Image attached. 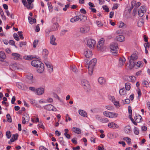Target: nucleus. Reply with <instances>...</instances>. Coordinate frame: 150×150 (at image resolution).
I'll list each match as a JSON object with an SVG mask.
<instances>
[{"label": "nucleus", "mask_w": 150, "mask_h": 150, "mask_svg": "<svg viewBox=\"0 0 150 150\" xmlns=\"http://www.w3.org/2000/svg\"><path fill=\"white\" fill-rule=\"evenodd\" d=\"M80 20L79 15L74 17L71 19L70 21L72 23H74Z\"/></svg>", "instance_id": "393cba45"}, {"label": "nucleus", "mask_w": 150, "mask_h": 150, "mask_svg": "<svg viewBox=\"0 0 150 150\" xmlns=\"http://www.w3.org/2000/svg\"><path fill=\"white\" fill-rule=\"evenodd\" d=\"M108 126L110 128L113 129L117 128L119 127V126L117 124L113 122L109 123Z\"/></svg>", "instance_id": "f8f14e48"}, {"label": "nucleus", "mask_w": 150, "mask_h": 150, "mask_svg": "<svg viewBox=\"0 0 150 150\" xmlns=\"http://www.w3.org/2000/svg\"><path fill=\"white\" fill-rule=\"evenodd\" d=\"M7 121L9 122H11L12 120L9 114L6 115Z\"/></svg>", "instance_id": "f704fd0d"}, {"label": "nucleus", "mask_w": 150, "mask_h": 150, "mask_svg": "<svg viewBox=\"0 0 150 150\" xmlns=\"http://www.w3.org/2000/svg\"><path fill=\"white\" fill-rule=\"evenodd\" d=\"M88 74L90 75H92L93 71V68H88Z\"/></svg>", "instance_id": "de8ad7c7"}, {"label": "nucleus", "mask_w": 150, "mask_h": 150, "mask_svg": "<svg viewBox=\"0 0 150 150\" xmlns=\"http://www.w3.org/2000/svg\"><path fill=\"white\" fill-rule=\"evenodd\" d=\"M129 118L131 120V121L132 122V123L135 125H137V123L135 122L134 120L132 118V115H129Z\"/></svg>", "instance_id": "09e8293b"}, {"label": "nucleus", "mask_w": 150, "mask_h": 150, "mask_svg": "<svg viewBox=\"0 0 150 150\" xmlns=\"http://www.w3.org/2000/svg\"><path fill=\"white\" fill-rule=\"evenodd\" d=\"M110 47L112 54L115 55L117 53V50L118 49L117 44L115 42H112L111 44Z\"/></svg>", "instance_id": "f257e3e1"}, {"label": "nucleus", "mask_w": 150, "mask_h": 150, "mask_svg": "<svg viewBox=\"0 0 150 150\" xmlns=\"http://www.w3.org/2000/svg\"><path fill=\"white\" fill-rule=\"evenodd\" d=\"M38 40H35L33 43V46L34 48H35L36 47V45L38 44Z\"/></svg>", "instance_id": "49530a36"}, {"label": "nucleus", "mask_w": 150, "mask_h": 150, "mask_svg": "<svg viewBox=\"0 0 150 150\" xmlns=\"http://www.w3.org/2000/svg\"><path fill=\"white\" fill-rule=\"evenodd\" d=\"M10 68H12L13 70H16L18 68L17 66V65L16 64H13L10 66Z\"/></svg>", "instance_id": "ea45409f"}, {"label": "nucleus", "mask_w": 150, "mask_h": 150, "mask_svg": "<svg viewBox=\"0 0 150 150\" xmlns=\"http://www.w3.org/2000/svg\"><path fill=\"white\" fill-rule=\"evenodd\" d=\"M138 58V56L136 54H132L131 57V59L129 61V65L133 67L135 66L136 62L134 61Z\"/></svg>", "instance_id": "f03ea898"}, {"label": "nucleus", "mask_w": 150, "mask_h": 150, "mask_svg": "<svg viewBox=\"0 0 150 150\" xmlns=\"http://www.w3.org/2000/svg\"><path fill=\"white\" fill-rule=\"evenodd\" d=\"M26 42H20V47H21L22 46L25 45L26 44Z\"/></svg>", "instance_id": "5fc2aeb1"}, {"label": "nucleus", "mask_w": 150, "mask_h": 150, "mask_svg": "<svg viewBox=\"0 0 150 150\" xmlns=\"http://www.w3.org/2000/svg\"><path fill=\"white\" fill-rule=\"evenodd\" d=\"M0 57L2 59H4L6 57V55L4 52L3 51L0 52Z\"/></svg>", "instance_id": "58836bf2"}, {"label": "nucleus", "mask_w": 150, "mask_h": 150, "mask_svg": "<svg viewBox=\"0 0 150 150\" xmlns=\"http://www.w3.org/2000/svg\"><path fill=\"white\" fill-rule=\"evenodd\" d=\"M125 77L129 81H134L136 79L135 77L133 76H126Z\"/></svg>", "instance_id": "6ab92c4d"}, {"label": "nucleus", "mask_w": 150, "mask_h": 150, "mask_svg": "<svg viewBox=\"0 0 150 150\" xmlns=\"http://www.w3.org/2000/svg\"><path fill=\"white\" fill-rule=\"evenodd\" d=\"M96 23L97 25L99 27H101L103 25V24L101 21H96Z\"/></svg>", "instance_id": "603ef678"}, {"label": "nucleus", "mask_w": 150, "mask_h": 150, "mask_svg": "<svg viewBox=\"0 0 150 150\" xmlns=\"http://www.w3.org/2000/svg\"><path fill=\"white\" fill-rule=\"evenodd\" d=\"M41 63H42L38 60H33L31 62V65L33 66L36 67H39V65Z\"/></svg>", "instance_id": "39448f33"}, {"label": "nucleus", "mask_w": 150, "mask_h": 150, "mask_svg": "<svg viewBox=\"0 0 150 150\" xmlns=\"http://www.w3.org/2000/svg\"><path fill=\"white\" fill-rule=\"evenodd\" d=\"M127 91L125 90V88H121L119 91V93L121 95H126Z\"/></svg>", "instance_id": "a878e982"}, {"label": "nucleus", "mask_w": 150, "mask_h": 150, "mask_svg": "<svg viewBox=\"0 0 150 150\" xmlns=\"http://www.w3.org/2000/svg\"><path fill=\"white\" fill-rule=\"evenodd\" d=\"M95 43L96 41L93 39H89L87 40V45L90 48L92 47L93 46H94Z\"/></svg>", "instance_id": "6e6552de"}, {"label": "nucleus", "mask_w": 150, "mask_h": 150, "mask_svg": "<svg viewBox=\"0 0 150 150\" xmlns=\"http://www.w3.org/2000/svg\"><path fill=\"white\" fill-rule=\"evenodd\" d=\"M130 102V100L129 99H125V101L124 102V103L125 104H128Z\"/></svg>", "instance_id": "680f3d73"}, {"label": "nucleus", "mask_w": 150, "mask_h": 150, "mask_svg": "<svg viewBox=\"0 0 150 150\" xmlns=\"http://www.w3.org/2000/svg\"><path fill=\"white\" fill-rule=\"evenodd\" d=\"M50 43L52 45H57V43L55 42L56 40V38L53 35H51L50 38Z\"/></svg>", "instance_id": "4468645a"}, {"label": "nucleus", "mask_w": 150, "mask_h": 150, "mask_svg": "<svg viewBox=\"0 0 150 150\" xmlns=\"http://www.w3.org/2000/svg\"><path fill=\"white\" fill-rule=\"evenodd\" d=\"M71 69L73 72L75 73H76L77 72V69L75 66H72L71 67Z\"/></svg>", "instance_id": "a18cd8bd"}, {"label": "nucleus", "mask_w": 150, "mask_h": 150, "mask_svg": "<svg viewBox=\"0 0 150 150\" xmlns=\"http://www.w3.org/2000/svg\"><path fill=\"white\" fill-rule=\"evenodd\" d=\"M44 69V64L42 63L39 65V67L37 70V71L39 73H41L43 72Z\"/></svg>", "instance_id": "f3484780"}, {"label": "nucleus", "mask_w": 150, "mask_h": 150, "mask_svg": "<svg viewBox=\"0 0 150 150\" xmlns=\"http://www.w3.org/2000/svg\"><path fill=\"white\" fill-rule=\"evenodd\" d=\"M68 31V30H62L61 31V35H64L65 34V33L67 32Z\"/></svg>", "instance_id": "052dcab7"}, {"label": "nucleus", "mask_w": 150, "mask_h": 150, "mask_svg": "<svg viewBox=\"0 0 150 150\" xmlns=\"http://www.w3.org/2000/svg\"><path fill=\"white\" fill-rule=\"evenodd\" d=\"M125 130L126 133L129 134L131 132V128L130 126H127L125 127Z\"/></svg>", "instance_id": "4be33fe9"}, {"label": "nucleus", "mask_w": 150, "mask_h": 150, "mask_svg": "<svg viewBox=\"0 0 150 150\" xmlns=\"http://www.w3.org/2000/svg\"><path fill=\"white\" fill-rule=\"evenodd\" d=\"M26 7L28 9H32L33 8V4H32V3L28 2V4L27 3V5Z\"/></svg>", "instance_id": "473e14b6"}, {"label": "nucleus", "mask_w": 150, "mask_h": 150, "mask_svg": "<svg viewBox=\"0 0 150 150\" xmlns=\"http://www.w3.org/2000/svg\"><path fill=\"white\" fill-rule=\"evenodd\" d=\"M35 31L38 32L40 31L39 24H38L36 26Z\"/></svg>", "instance_id": "e2e57ef3"}, {"label": "nucleus", "mask_w": 150, "mask_h": 150, "mask_svg": "<svg viewBox=\"0 0 150 150\" xmlns=\"http://www.w3.org/2000/svg\"><path fill=\"white\" fill-rule=\"evenodd\" d=\"M0 13L1 16L2 17V19L4 20H6V17L4 15L3 11L1 8H0Z\"/></svg>", "instance_id": "7c9ffc66"}, {"label": "nucleus", "mask_w": 150, "mask_h": 150, "mask_svg": "<svg viewBox=\"0 0 150 150\" xmlns=\"http://www.w3.org/2000/svg\"><path fill=\"white\" fill-rule=\"evenodd\" d=\"M18 136V135L17 134L13 135V137L15 140H16L17 139Z\"/></svg>", "instance_id": "774afa93"}, {"label": "nucleus", "mask_w": 150, "mask_h": 150, "mask_svg": "<svg viewBox=\"0 0 150 150\" xmlns=\"http://www.w3.org/2000/svg\"><path fill=\"white\" fill-rule=\"evenodd\" d=\"M58 27V24L57 22L54 23L52 26L51 28V31H54L57 30Z\"/></svg>", "instance_id": "2eb2a0df"}, {"label": "nucleus", "mask_w": 150, "mask_h": 150, "mask_svg": "<svg viewBox=\"0 0 150 150\" xmlns=\"http://www.w3.org/2000/svg\"><path fill=\"white\" fill-rule=\"evenodd\" d=\"M48 54V51L46 49H44L43 51V55L45 59H46Z\"/></svg>", "instance_id": "5701e85b"}, {"label": "nucleus", "mask_w": 150, "mask_h": 150, "mask_svg": "<svg viewBox=\"0 0 150 150\" xmlns=\"http://www.w3.org/2000/svg\"><path fill=\"white\" fill-rule=\"evenodd\" d=\"M123 140L126 141L129 144L131 143V139L129 137H127L123 139Z\"/></svg>", "instance_id": "4c0bfd02"}, {"label": "nucleus", "mask_w": 150, "mask_h": 150, "mask_svg": "<svg viewBox=\"0 0 150 150\" xmlns=\"http://www.w3.org/2000/svg\"><path fill=\"white\" fill-rule=\"evenodd\" d=\"M105 108L109 110H111L113 109V107L112 106L110 105L106 106Z\"/></svg>", "instance_id": "bf43d9fd"}, {"label": "nucleus", "mask_w": 150, "mask_h": 150, "mask_svg": "<svg viewBox=\"0 0 150 150\" xmlns=\"http://www.w3.org/2000/svg\"><path fill=\"white\" fill-rule=\"evenodd\" d=\"M17 86L19 89L24 90L23 85L21 83H17L16 84Z\"/></svg>", "instance_id": "72a5a7b5"}, {"label": "nucleus", "mask_w": 150, "mask_h": 150, "mask_svg": "<svg viewBox=\"0 0 150 150\" xmlns=\"http://www.w3.org/2000/svg\"><path fill=\"white\" fill-rule=\"evenodd\" d=\"M80 11L81 13H83V14H85L86 13V11L84 8H81V9Z\"/></svg>", "instance_id": "338daca9"}, {"label": "nucleus", "mask_w": 150, "mask_h": 150, "mask_svg": "<svg viewBox=\"0 0 150 150\" xmlns=\"http://www.w3.org/2000/svg\"><path fill=\"white\" fill-rule=\"evenodd\" d=\"M79 17L80 21L82 22H84L87 19L86 16L82 14L79 15Z\"/></svg>", "instance_id": "a211bd4d"}, {"label": "nucleus", "mask_w": 150, "mask_h": 150, "mask_svg": "<svg viewBox=\"0 0 150 150\" xmlns=\"http://www.w3.org/2000/svg\"><path fill=\"white\" fill-rule=\"evenodd\" d=\"M126 61L125 59L124 58L120 57L119 60V65L120 67H122Z\"/></svg>", "instance_id": "dca6fc26"}, {"label": "nucleus", "mask_w": 150, "mask_h": 150, "mask_svg": "<svg viewBox=\"0 0 150 150\" xmlns=\"http://www.w3.org/2000/svg\"><path fill=\"white\" fill-rule=\"evenodd\" d=\"M85 57L87 58H89L92 55V52L88 49H86L84 53Z\"/></svg>", "instance_id": "0eeeda50"}, {"label": "nucleus", "mask_w": 150, "mask_h": 150, "mask_svg": "<svg viewBox=\"0 0 150 150\" xmlns=\"http://www.w3.org/2000/svg\"><path fill=\"white\" fill-rule=\"evenodd\" d=\"M103 123H107L109 121L106 118H102L101 119L100 121Z\"/></svg>", "instance_id": "c03bdc74"}, {"label": "nucleus", "mask_w": 150, "mask_h": 150, "mask_svg": "<svg viewBox=\"0 0 150 150\" xmlns=\"http://www.w3.org/2000/svg\"><path fill=\"white\" fill-rule=\"evenodd\" d=\"M54 106L51 104H49L45 106L44 108L45 109L49 111L52 110V108Z\"/></svg>", "instance_id": "bb28decb"}, {"label": "nucleus", "mask_w": 150, "mask_h": 150, "mask_svg": "<svg viewBox=\"0 0 150 150\" xmlns=\"http://www.w3.org/2000/svg\"><path fill=\"white\" fill-rule=\"evenodd\" d=\"M44 91V89L43 88H39L35 90V93L38 95H40L43 93Z\"/></svg>", "instance_id": "9b49d317"}, {"label": "nucleus", "mask_w": 150, "mask_h": 150, "mask_svg": "<svg viewBox=\"0 0 150 150\" xmlns=\"http://www.w3.org/2000/svg\"><path fill=\"white\" fill-rule=\"evenodd\" d=\"M117 40L120 42H122L124 41L125 37L122 35H119L116 37Z\"/></svg>", "instance_id": "b1692460"}, {"label": "nucleus", "mask_w": 150, "mask_h": 150, "mask_svg": "<svg viewBox=\"0 0 150 150\" xmlns=\"http://www.w3.org/2000/svg\"><path fill=\"white\" fill-rule=\"evenodd\" d=\"M142 118V117L140 115H139L138 116H136L134 117V119L135 120H137V121H138L139 120H137L138 119H139L140 120H139V122H140V120H141V119Z\"/></svg>", "instance_id": "13d9d810"}, {"label": "nucleus", "mask_w": 150, "mask_h": 150, "mask_svg": "<svg viewBox=\"0 0 150 150\" xmlns=\"http://www.w3.org/2000/svg\"><path fill=\"white\" fill-rule=\"evenodd\" d=\"M97 62V59L96 58H94L92 59L89 63L88 64V68H93L96 64Z\"/></svg>", "instance_id": "7ed1b4c3"}, {"label": "nucleus", "mask_w": 150, "mask_h": 150, "mask_svg": "<svg viewBox=\"0 0 150 150\" xmlns=\"http://www.w3.org/2000/svg\"><path fill=\"white\" fill-rule=\"evenodd\" d=\"M134 134L137 135H138L139 134V130L136 127H135L134 129Z\"/></svg>", "instance_id": "37998d69"}, {"label": "nucleus", "mask_w": 150, "mask_h": 150, "mask_svg": "<svg viewBox=\"0 0 150 150\" xmlns=\"http://www.w3.org/2000/svg\"><path fill=\"white\" fill-rule=\"evenodd\" d=\"M125 86L126 90L129 91L130 90L131 88V87L130 86V84L129 83H126L125 84Z\"/></svg>", "instance_id": "c9c22d12"}, {"label": "nucleus", "mask_w": 150, "mask_h": 150, "mask_svg": "<svg viewBox=\"0 0 150 150\" xmlns=\"http://www.w3.org/2000/svg\"><path fill=\"white\" fill-rule=\"evenodd\" d=\"M109 113L110 114V117L111 118L116 117L118 115V114L116 113L109 112Z\"/></svg>", "instance_id": "2f4dec72"}, {"label": "nucleus", "mask_w": 150, "mask_h": 150, "mask_svg": "<svg viewBox=\"0 0 150 150\" xmlns=\"http://www.w3.org/2000/svg\"><path fill=\"white\" fill-rule=\"evenodd\" d=\"M102 40L99 41L98 43L97 47L98 50H102L104 49L103 45L104 44V41L102 38Z\"/></svg>", "instance_id": "20e7f679"}, {"label": "nucleus", "mask_w": 150, "mask_h": 150, "mask_svg": "<svg viewBox=\"0 0 150 150\" xmlns=\"http://www.w3.org/2000/svg\"><path fill=\"white\" fill-rule=\"evenodd\" d=\"M29 22L30 24H32L36 22V19L34 18H32L30 16L28 17Z\"/></svg>", "instance_id": "c85d7f7f"}, {"label": "nucleus", "mask_w": 150, "mask_h": 150, "mask_svg": "<svg viewBox=\"0 0 150 150\" xmlns=\"http://www.w3.org/2000/svg\"><path fill=\"white\" fill-rule=\"evenodd\" d=\"M90 30L89 27L87 26H83L80 28V32L83 33H88Z\"/></svg>", "instance_id": "1a4fd4ad"}, {"label": "nucleus", "mask_w": 150, "mask_h": 150, "mask_svg": "<svg viewBox=\"0 0 150 150\" xmlns=\"http://www.w3.org/2000/svg\"><path fill=\"white\" fill-rule=\"evenodd\" d=\"M81 85L84 89H86L89 87L88 82L85 79H83L81 81Z\"/></svg>", "instance_id": "423d86ee"}, {"label": "nucleus", "mask_w": 150, "mask_h": 150, "mask_svg": "<svg viewBox=\"0 0 150 150\" xmlns=\"http://www.w3.org/2000/svg\"><path fill=\"white\" fill-rule=\"evenodd\" d=\"M6 135L7 138L9 139L11 136V132L9 131H7L6 132Z\"/></svg>", "instance_id": "a19ab883"}, {"label": "nucleus", "mask_w": 150, "mask_h": 150, "mask_svg": "<svg viewBox=\"0 0 150 150\" xmlns=\"http://www.w3.org/2000/svg\"><path fill=\"white\" fill-rule=\"evenodd\" d=\"M103 114L105 116L110 117V114L109 112L105 111L103 112Z\"/></svg>", "instance_id": "3c124183"}, {"label": "nucleus", "mask_w": 150, "mask_h": 150, "mask_svg": "<svg viewBox=\"0 0 150 150\" xmlns=\"http://www.w3.org/2000/svg\"><path fill=\"white\" fill-rule=\"evenodd\" d=\"M18 33L19 35L20 38L21 39H23L24 38V37L23 36V35L22 34V31H18Z\"/></svg>", "instance_id": "864d4df0"}, {"label": "nucleus", "mask_w": 150, "mask_h": 150, "mask_svg": "<svg viewBox=\"0 0 150 150\" xmlns=\"http://www.w3.org/2000/svg\"><path fill=\"white\" fill-rule=\"evenodd\" d=\"M98 82L101 85L105 83V79L103 77H99L98 79Z\"/></svg>", "instance_id": "c756f323"}, {"label": "nucleus", "mask_w": 150, "mask_h": 150, "mask_svg": "<svg viewBox=\"0 0 150 150\" xmlns=\"http://www.w3.org/2000/svg\"><path fill=\"white\" fill-rule=\"evenodd\" d=\"M40 150H48V149L46 148H45L43 146H41L39 147Z\"/></svg>", "instance_id": "0e129e2a"}, {"label": "nucleus", "mask_w": 150, "mask_h": 150, "mask_svg": "<svg viewBox=\"0 0 150 150\" xmlns=\"http://www.w3.org/2000/svg\"><path fill=\"white\" fill-rule=\"evenodd\" d=\"M138 89H139V90L137 91V93L138 94V98H140V97L142 95V93H141V91L140 89L139 88H138Z\"/></svg>", "instance_id": "69168bd1"}, {"label": "nucleus", "mask_w": 150, "mask_h": 150, "mask_svg": "<svg viewBox=\"0 0 150 150\" xmlns=\"http://www.w3.org/2000/svg\"><path fill=\"white\" fill-rule=\"evenodd\" d=\"M35 58V56L33 55L25 56L23 57L24 59L29 60H31L32 59Z\"/></svg>", "instance_id": "cd10ccee"}, {"label": "nucleus", "mask_w": 150, "mask_h": 150, "mask_svg": "<svg viewBox=\"0 0 150 150\" xmlns=\"http://www.w3.org/2000/svg\"><path fill=\"white\" fill-rule=\"evenodd\" d=\"M26 77L27 79H28V81L30 83H32L34 82V80L33 79V75L30 74L29 75H27Z\"/></svg>", "instance_id": "ddd939ff"}, {"label": "nucleus", "mask_w": 150, "mask_h": 150, "mask_svg": "<svg viewBox=\"0 0 150 150\" xmlns=\"http://www.w3.org/2000/svg\"><path fill=\"white\" fill-rule=\"evenodd\" d=\"M79 114L81 116L85 117H87V113L85 111L80 110L79 111Z\"/></svg>", "instance_id": "412c9836"}, {"label": "nucleus", "mask_w": 150, "mask_h": 150, "mask_svg": "<svg viewBox=\"0 0 150 150\" xmlns=\"http://www.w3.org/2000/svg\"><path fill=\"white\" fill-rule=\"evenodd\" d=\"M45 64L47 68L49 69V72H52L53 70V67L51 63L49 62L46 61Z\"/></svg>", "instance_id": "9d476101"}, {"label": "nucleus", "mask_w": 150, "mask_h": 150, "mask_svg": "<svg viewBox=\"0 0 150 150\" xmlns=\"http://www.w3.org/2000/svg\"><path fill=\"white\" fill-rule=\"evenodd\" d=\"M72 130L74 132L78 134H80L81 133V129L76 127H73L72 129Z\"/></svg>", "instance_id": "aec40b11"}, {"label": "nucleus", "mask_w": 150, "mask_h": 150, "mask_svg": "<svg viewBox=\"0 0 150 150\" xmlns=\"http://www.w3.org/2000/svg\"><path fill=\"white\" fill-rule=\"evenodd\" d=\"M140 9L143 10V12H146V6H142L140 7Z\"/></svg>", "instance_id": "4d7b16f0"}, {"label": "nucleus", "mask_w": 150, "mask_h": 150, "mask_svg": "<svg viewBox=\"0 0 150 150\" xmlns=\"http://www.w3.org/2000/svg\"><path fill=\"white\" fill-rule=\"evenodd\" d=\"M103 8L106 11V12H108L109 11V10L108 7L106 5L103 6Z\"/></svg>", "instance_id": "8fccbe9b"}, {"label": "nucleus", "mask_w": 150, "mask_h": 150, "mask_svg": "<svg viewBox=\"0 0 150 150\" xmlns=\"http://www.w3.org/2000/svg\"><path fill=\"white\" fill-rule=\"evenodd\" d=\"M136 4V1H133L131 3V5L132 6V8H133V7L135 6Z\"/></svg>", "instance_id": "6e6d98bb"}, {"label": "nucleus", "mask_w": 150, "mask_h": 150, "mask_svg": "<svg viewBox=\"0 0 150 150\" xmlns=\"http://www.w3.org/2000/svg\"><path fill=\"white\" fill-rule=\"evenodd\" d=\"M13 56L15 57V59H18L20 56V55L16 53H13L12 54Z\"/></svg>", "instance_id": "e433bc0d"}, {"label": "nucleus", "mask_w": 150, "mask_h": 150, "mask_svg": "<svg viewBox=\"0 0 150 150\" xmlns=\"http://www.w3.org/2000/svg\"><path fill=\"white\" fill-rule=\"evenodd\" d=\"M13 37L17 41H18L20 39L19 37L18 36L16 33H14L13 35Z\"/></svg>", "instance_id": "79ce46f5"}]
</instances>
